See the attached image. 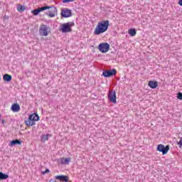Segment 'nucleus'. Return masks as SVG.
I'll use <instances>...</instances> for the list:
<instances>
[{
    "instance_id": "obj_12",
    "label": "nucleus",
    "mask_w": 182,
    "mask_h": 182,
    "mask_svg": "<svg viewBox=\"0 0 182 182\" xmlns=\"http://www.w3.org/2000/svg\"><path fill=\"white\" fill-rule=\"evenodd\" d=\"M70 158H61L58 160L59 163H60L63 165L69 164L70 163Z\"/></svg>"
},
{
    "instance_id": "obj_16",
    "label": "nucleus",
    "mask_w": 182,
    "mask_h": 182,
    "mask_svg": "<svg viewBox=\"0 0 182 182\" xmlns=\"http://www.w3.org/2000/svg\"><path fill=\"white\" fill-rule=\"evenodd\" d=\"M3 80H4V82H7V83H9V82L12 80V75L9 74H4L3 76Z\"/></svg>"
},
{
    "instance_id": "obj_27",
    "label": "nucleus",
    "mask_w": 182,
    "mask_h": 182,
    "mask_svg": "<svg viewBox=\"0 0 182 182\" xmlns=\"http://www.w3.org/2000/svg\"><path fill=\"white\" fill-rule=\"evenodd\" d=\"M49 171H50L47 168V169H46L45 171L42 172V174L45 175V174H46L47 173H49Z\"/></svg>"
},
{
    "instance_id": "obj_8",
    "label": "nucleus",
    "mask_w": 182,
    "mask_h": 182,
    "mask_svg": "<svg viewBox=\"0 0 182 182\" xmlns=\"http://www.w3.org/2000/svg\"><path fill=\"white\" fill-rule=\"evenodd\" d=\"M48 26L47 25H42L40 26L39 32L41 36H48Z\"/></svg>"
},
{
    "instance_id": "obj_9",
    "label": "nucleus",
    "mask_w": 182,
    "mask_h": 182,
    "mask_svg": "<svg viewBox=\"0 0 182 182\" xmlns=\"http://www.w3.org/2000/svg\"><path fill=\"white\" fill-rule=\"evenodd\" d=\"M61 16L63 18H70L72 16V10L69 9H64L61 11Z\"/></svg>"
},
{
    "instance_id": "obj_11",
    "label": "nucleus",
    "mask_w": 182,
    "mask_h": 182,
    "mask_svg": "<svg viewBox=\"0 0 182 182\" xmlns=\"http://www.w3.org/2000/svg\"><path fill=\"white\" fill-rule=\"evenodd\" d=\"M11 109L14 113H18V112H19V110H21V107L19 106V104L14 103L11 105Z\"/></svg>"
},
{
    "instance_id": "obj_3",
    "label": "nucleus",
    "mask_w": 182,
    "mask_h": 182,
    "mask_svg": "<svg viewBox=\"0 0 182 182\" xmlns=\"http://www.w3.org/2000/svg\"><path fill=\"white\" fill-rule=\"evenodd\" d=\"M98 49L100 52H102V53H106V52H109L110 45L107 43H102L99 44Z\"/></svg>"
},
{
    "instance_id": "obj_2",
    "label": "nucleus",
    "mask_w": 182,
    "mask_h": 182,
    "mask_svg": "<svg viewBox=\"0 0 182 182\" xmlns=\"http://www.w3.org/2000/svg\"><path fill=\"white\" fill-rule=\"evenodd\" d=\"M73 26H75V22L73 21L67 22L61 25V28H60V31H61L63 33H68L72 32Z\"/></svg>"
},
{
    "instance_id": "obj_7",
    "label": "nucleus",
    "mask_w": 182,
    "mask_h": 182,
    "mask_svg": "<svg viewBox=\"0 0 182 182\" xmlns=\"http://www.w3.org/2000/svg\"><path fill=\"white\" fill-rule=\"evenodd\" d=\"M158 151L162 153V154H167L168 151L170 150V146L168 145L164 146L163 144H159L157 146Z\"/></svg>"
},
{
    "instance_id": "obj_30",
    "label": "nucleus",
    "mask_w": 182,
    "mask_h": 182,
    "mask_svg": "<svg viewBox=\"0 0 182 182\" xmlns=\"http://www.w3.org/2000/svg\"><path fill=\"white\" fill-rule=\"evenodd\" d=\"M4 18V19H8L9 18V17L6 16H5Z\"/></svg>"
},
{
    "instance_id": "obj_32",
    "label": "nucleus",
    "mask_w": 182,
    "mask_h": 182,
    "mask_svg": "<svg viewBox=\"0 0 182 182\" xmlns=\"http://www.w3.org/2000/svg\"><path fill=\"white\" fill-rule=\"evenodd\" d=\"M0 119H1V114H0Z\"/></svg>"
},
{
    "instance_id": "obj_10",
    "label": "nucleus",
    "mask_w": 182,
    "mask_h": 182,
    "mask_svg": "<svg viewBox=\"0 0 182 182\" xmlns=\"http://www.w3.org/2000/svg\"><path fill=\"white\" fill-rule=\"evenodd\" d=\"M55 180H59L60 181L63 182H68L69 177L65 175H58L55 176Z\"/></svg>"
},
{
    "instance_id": "obj_5",
    "label": "nucleus",
    "mask_w": 182,
    "mask_h": 182,
    "mask_svg": "<svg viewBox=\"0 0 182 182\" xmlns=\"http://www.w3.org/2000/svg\"><path fill=\"white\" fill-rule=\"evenodd\" d=\"M117 75V70L116 69L107 70L102 72V76L104 77H112V76H116Z\"/></svg>"
},
{
    "instance_id": "obj_24",
    "label": "nucleus",
    "mask_w": 182,
    "mask_h": 182,
    "mask_svg": "<svg viewBox=\"0 0 182 182\" xmlns=\"http://www.w3.org/2000/svg\"><path fill=\"white\" fill-rule=\"evenodd\" d=\"M76 0H63V4H69V2H75Z\"/></svg>"
},
{
    "instance_id": "obj_17",
    "label": "nucleus",
    "mask_w": 182,
    "mask_h": 182,
    "mask_svg": "<svg viewBox=\"0 0 182 182\" xmlns=\"http://www.w3.org/2000/svg\"><path fill=\"white\" fill-rule=\"evenodd\" d=\"M26 126H35V124H36V123L33 121V119H31V118L28 117V119L27 121H26Z\"/></svg>"
},
{
    "instance_id": "obj_20",
    "label": "nucleus",
    "mask_w": 182,
    "mask_h": 182,
    "mask_svg": "<svg viewBox=\"0 0 182 182\" xmlns=\"http://www.w3.org/2000/svg\"><path fill=\"white\" fill-rule=\"evenodd\" d=\"M25 9H26V7L25 6L18 4L17 6V11L18 12H23V11H25Z\"/></svg>"
},
{
    "instance_id": "obj_14",
    "label": "nucleus",
    "mask_w": 182,
    "mask_h": 182,
    "mask_svg": "<svg viewBox=\"0 0 182 182\" xmlns=\"http://www.w3.org/2000/svg\"><path fill=\"white\" fill-rule=\"evenodd\" d=\"M28 117L30 118V119L34 122H39V119H40L39 115H38V114L36 113L30 114Z\"/></svg>"
},
{
    "instance_id": "obj_22",
    "label": "nucleus",
    "mask_w": 182,
    "mask_h": 182,
    "mask_svg": "<svg viewBox=\"0 0 182 182\" xmlns=\"http://www.w3.org/2000/svg\"><path fill=\"white\" fill-rule=\"evenodd\" d=\"M49 6H42L41 8H38V11L40 12H43V11H46V9H49Z\"/></svg>"
},
{
    "instance_id": "obj_15",
    "label": "nucleus",
    "mask_w": 182,
    "mask_h": 182,
    "mask_svg": "<svg viewBox=\"0 0 182 182\" xmlns=\"http://www.w3.org/2000/svg\"><path fill=\"white\" fill-rule=\"evenodd\" d=\"M148 86H149L151 89H156L157 86H159V82L157 81H149Z\"/></svg>"
},
{
    "instance_id": "obj_26",
    "label": "nucleus",
    "mask_w": 182,
    "mask_h": 182,
    "mask_svg": "<svg viewBox=\"0 0 182 182\" xmlns=\"http://www.w3.org/2000/svg\"><path fill=\"white\" fill-rule=\"evenodd\" d=\"M178 145H179V147H182V137L181 138L180 141L178 142Z\"/></svg>"
},
{
    "instance_id": "obj_13",
    "label": "nucleus",
    "mask_w": 182,
    "mask_h": 182,
    "mask_svg": "<svg viewBox=\"0 0 182 182\" xmlns=\"http://www.w3.org/2000/svg\"><path fill=\"white\" fill-rule=\"evenodd\" d=\"M16 144H18V146H21L22 144V141L19 139H15L10 141L9 146L11 147H14V146H16Z\"/></svg>"
},
{
    "instance_id": "obj_23",
    "label": "nucleus",
    "mask_w": 182,
    "mask_h": 182,
    "mask_svg": "<svg viewBox=\"0 0 182 182\" xmlns=\"http://www.w3.org/2000/svg\"><path fill=\"white\" fill-rule=\"evenodd\" d=\"M31 12L33 15H35V16H36L39 15V14H41V11H39V9H34Z\"/></svg>"
},
{
    "instance_id": "obj_21",
    "label": "nucleus",
    "mask_w": 182,
    "mask_h": 182,
    "mask_svg": "<svg viewBox=\"0 0 182 182\" xmlns=\"http://www.w3.org/2000/svg\"><path fill=\"white\" fill-rule=\"evenodd\" d=\"M128 33L130 35V36H136L137 31L135 30V28H130L128 31Z\"/></svg>"
},
{
    "instance_id": "obj_31",
    "label": "nucleus",
    "mask_w": 182,
    "mask_h": 182,
    "mask_svg": "<svg viewBox=\"0 0 182 182\" xmlns=\"http://www.w3.org/2000/svg\"><path fill=\"white\" fill-rule=\"evenodd\" d=\"M50 182H57L55 181H53L52 179L50 180Z\"/></svg>"
},
{
    "instance_id": "obj_25",
    "label": "nucleus",
    "mask_w": 182,
    "mask_h": 182,
    "mask_svg": "<svg viewBox=\"0 0 182 182\" xmlns=\"http://www.w3.org/2000/svg\"><path fill=\"white\" fill-rule=\"evenodd\" d=\"M177 97L179 100H182V93L181 92H178Z\"/></svg>"
},
{
    "instance_id": "obj_1",
    "label": "nucleus",
    "mask_w": 182,
    "mask_h": 182,
    "mask_svg": "<svg viewBox=\"0 0 182 182\" xmlns=\"http://www.w3.org/2000/svg\"><path fill=\"white\" fill-rule=\"evenodd\" d=\"M107 29H109V20L102 21L97 25L94 31V35L105 33Z\"/></svg>"
},
{
    "instance_id": "obj_18",
    "label": "nucleus",
    "mask_w": 182,
    "mask_h": 182,
    "mask_svg": "<svg viewBox=\"0 0 182 182\" xmlns=\"http://www.w3.org/2000/svg\"><path fill=\"white\" fill-rule=\"evenodd\" d=\"M49 140V134H43L41 136V142L45 143V141H47Z\"/></svg>"
},
{
    "instance_id": "obj_4",
    "label": "nucleus",
    "mask_w": 182,
    "mask_h": 182,
    "mask_svg": "<svg viewBox=\"0 0 182 182\" xmlns=\"http://www.w3.org/2000/svg\"><path fill=\"white\" fill-rule=\"evenodd\" d=\"M48 11L46 13V14L49 16V18H55L56 15H58V9L56 7L52 6H49Z\"/></svg>"
},
{
    "instance_id": "obj_28",
    "label": "nucleus",
    "mask_w": 182,
    "mask_h": 182,
    "mask_svg": "<svg viewBox=\"0 0 182 182\" xmlns=\"http://www.w3.org/2000/svg\"><path fill=\"white\" fill-rule=\"evenodd\" d=\"M178 5H180V6H182V0L178 1Z\"/></svg>"
},
{
    "instance_id": "obj_19",
    "label": "nucleus",
    "mask_w": 182,
    "mask_h": 182,
    "mask_svg": "<svg viewBox=\"0 0 182 182\" xmlns=\"http://www.w3.org/2000/svg\"><path fill=\"white\" fill-rule=\"evenodd\" d=\"M8 178H9V176H8V174L0 172V180H6Z\"/></svg>"
},
{
    "instance_id": "obj_6",
    "label": "nucleus",
    "mask_w": 182,
    "mask_h": 182,
    "mask_svg": "<svg viewBox=\"0 0 182 182\" xmlns=\"http://www.w3.org/2000/svg\"><path fill=\"white\" fill-rule=\"evenodd\" d=\"M108 99L109 102L116 105V103H117V101L116 100V91L109 90L108 92Z\"/></svg>"
},
{
    "instance_id": "obj_29",
    "label": "nucleus",
    "mask_w": 182,
    "mask_h": 182,
    "mask_svg": "<svg viewBox=\"0 0 182 182\" xmlns=\"http://www.w3.org/2000/svg\"><path fill=\"white\" fill-rule=\"evenodd\" d=\"M1 123L4 124L5 123V119H2Z\"/></svg>"
}]
</instances>
